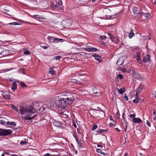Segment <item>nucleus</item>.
I'll use <instances>...</instances> for the list:
<instances>
[{
  "instance_id": "1a4fd4ad",
  "label": "nucleus",
  "mask_w": 156,
  "mask_h": 156,
  "mask_svg": "<svg viewBox=\"0 0 156 156\" xmlns=\"http://www.w3.org/2000/svg\"><path fill=\"white\" fill-rule=\"evenodd\" d=\"M9 54V51L6 49H4L0 52V57H2L8 55Z\"/></svg>"
},
{
  "instance_id": "bf43d9fd",
  "label": "nucleus",
  "mask_w": 156,
  "mask_h": 156,
  "mask_svg": "<svg viewBox=\"0 0 156 156\" xmlns=\"http://www.w3.org/2000/svg\"><path fill=\"white\" fill-rule=\"evenodd\" d=\"M152 2L156 5V0H153Z\"/></svg>"
},
{
  "instance_id": "a18cd8bd",
  "label": "nucleus",
  "mask_w": 156,
  "mask_h": 156,
  "mask_svg": "<svg viewBox=\"0 0 156 156\" xmlns=\"http://www.w3.org/2000/svg\"><path fill=\"white\" fill-rule=\"evenodd\" d=\"M153 114V116H154V120H155L156 119V112L154 110Z\"/></svg>"
},
{
  "instance_id": "423d86ee",
  "label": "nucleus",
  "mask_w": 156,
  "mask_h": 156,
  "mask_svg": "<svg viewBox=\"0 0 156 156\" xmlns=\"http://www.w3.org/2000/svg\"><path fill=\"white\" fill-rule=\"evenodd\" d=\"M2 96L4 99H8L10 98V94L9 92L7 91H3L2 92Z\"/></svg>"
},
{
  "instance_id": "f257e3e1",
  "label": "nucleus",
  "mask_w": 156,
  "mask_h": 156,
  "mask_svg": "<svg viewBox=\"0 0 156 156\" xmlns=\"http://www.w3.org/2000/svg\"><path fill=\"white\" fill-rule=\"evenodd\" d=\"M19 111L21 114L22 115V118L24 122L26 123H30L31 122H30L29 121L34 118L36 116V115H34L31 116L36 112V110L30 106H20Z\"/></svg>"
},
{
  "instance_id": "a211bd4d",
  "label": "nucleus",
  "mask_w": 156,
  "mask_h": 156,
  "mask_svg": "<svg viewBox=\"0 0 156 156\" xmlns=\"http://www.w3.org/2000/svg\"><path fill=\"white\" fill-rule=\"evenodd\" d=\"M116 89L117 90L118 92L120 94H123L125 91V90L123 88L119 89L118 87H116Z\"/></svg>"
},
{
  "instance_id": "864d4df0",
  "label": "nucleus",
  "mask_w": 156,
  "mask_h": 156,
  "mask_svg": "<svg viewBox=\"0 0 156 156\" xmlns=\"http://www.w3.org/2000/svg\"><path fill=\"white\" fill-rule=\"evenodd\" d=\"M61 58V57L59 56H57L56 57L55 59L56 60L60 59Z\"/></svg>"
},
{
  "instance_id": "5fc2aeb1",
  "label": "nucleus",
  "mask_w": 156,
  "mask_h": 156,
  "mask_svg": "<svg viewBox=\"0 0 156 156\" xmlns=\"http://www.w3.org/2000/svg\"><path fill=\"white\" fill-rule=\"evenodd\" d=\"M130 48L131 51H133L136 49V48L135 47H131Z\"/></svg>"
},
{
  "instance_id": "20e7f679",
  "label": "nucleus",
  "mask_w": 156,
  "mask_h": 156,
  "mask_svg": "<svg viewBox=\"0 0 156 156\" xmlns=\"http://www.w3.org/2000/svg\"><path fill=\"white\" fill-rule=\"evenodd\" d=\"M12 133V131L10 129H0V136H7L11 134Z\"/></svg>"
},
{
  "instance_id": "4c0bfd02",
  "label": "nucleus",
  "mask_w": 156,
  "mask_h": 156,
  "mask_svg": "<svg viewBox=\"0 0 156 156\" xmlns=\"http://www.w3.org/2000/svg\"><path fill=\"white\" fill-rule=\"evenodd\" d=\"M100 38L102 40H105L107 38V37L105 36H99Z\"/></svg>"
},
{
  "instance_id": "412c9836",
  "label": "nucleus",
  "mask_w": 156,
  "mask_h": 156,
  "mask_svg": "<svg viewBox=\"0 0 156 156\" xmlns=\"http://www.w3.org/2000/svg\"><path fill=\"white\" fill-rule=\"evenodd\" d=\"M139 94H136L135 97V98L133 100V103H137L139 101Z\"/></svg>"
},
{
  "instance_id": "6e6552de",
  "label": "nucleus",
  "mask_w": 156,
  "mask_h": 156,
  "mask_svg": "<svg viewBox=\"0 0 156 156\" xmlns=\"http://www.w3.org/2000/svg\"><path fill=\"white\" fill-rule=\"evenodd\" d=\"M133 13L135 14H141V10L139 7H134L133 8Z\"/></svg>"
},
{
  "instance_id": "4d7b16f0",
  "label": "nucleus",
  "mask_w": 156,
  "mask_h": 156,
  "mask_svg": "<svg viewBox=\"0 0 156 156\" xmlns=\"http://www.w3.org/2000/svg\"><path fill=\"white\" fill-rule=\"evenodd\" d=\"M77 132L78 134H81V131L80 130L78 129L77 128Z\"/></svg>"
},
{
  "instance_id": "69168bd1",
  "label": "nucleus",
  "mask_w": 156,
  "mask_h": 156,
  "mask_svg": "<svg viewBox=\"0 0 156 156\" xmlns=\"http://www.w3.org/2000/svg\"><path fill=\"white\" fill-rule=\"evenodd\" d=\"M4 122L3 120H0V123L2 124H3L4 123Z\"/></svg>"
},
{
  "instance_id": "cd10ccee",
  "label": "nucleus",
  "mask_w": 156,
  "mask_h": 156,
  "mask_svg": "<svg viewBox=\"0 0 156 156\" xmlns=\"http://www.w3.org/2000/svg\"><path fill=\"white\" fill-rule=\"evenodd\" d=\"M107 17L108 19H113L114 18H115L116 17V15L115 14L114 15H110V16H108L107 15Z\"/></svg>"
},
{
  "instance_id": "aec40b11",
  "label": "nucleus",
  "mask_w": 156,
  "mask_h": 156,
  "mask_svg": "<svg viewBox=\"0 0 156 156\" xmlns=\"http://www.w3.org/2000/svg\"><path fill=\"white\" fill-rule=\"evenodd\" d=\"M143 15L145 17L147 18H149L151 16L150 13L148 12L147 13H144L142 12L141 15L142 16Z\"/></svg>"
},
{
  "instance_id": "f8f14e48",
  "label": "nucleus",
  "mask_w": 156,
  "mask_h": 156,
  "mask_svg": "<svg viewBox=\"0 0 156 156\" xmlns=\"http://www.w3.org/2000/svg\"><path fill=\"white\" fill-rule=\"evenodd\" d=\"M92 56L94 57L96 60L100 62H101V57L99 56L98 55L96 54H94L92 55Z\"/></svg>"
},
{
  "instance_id": "de8ad7c7",
  "label": "nucleus",
  "mask_w": 156,
  "mask_h": 156,
  "mask_svg": "<svg viewBox=\"0 0 156 156\" xmlns=\"http://www.w3.org/2000/svg\"><path fill=\"white\" fill-rule=\"evenodd\" d=\"M43 156H53V155L49 153H46L44 154Z\"/></svg>"
},
{
  "instance_id": "4be33fe9",
  "label": "nucleus",
  "mask_w": 156,
  "mask_h": 156,
  "mask_svg": "<svg viewBox=\"0 0 156 156\" xmlns=\"http://www.w3.org/2000/svg\"><path fill=\"white\" fill-rule=\"evenodd\" d=\"M64 40L62 39H60L57 38H55L54 43H57L58 42H62Z\"/></svg>"
},
{
  "instance_id": "ea45409f",
  "label": "nucleus",
  "mask_w": 156,
  "mask_h": 156,
  "mask_svg": "<svg viewBox=\"0 0 156 156\" xmlns=\"http://www.w3.org/2000/svg\"><path fill=\"white\" fill-rule=\"evenodd\" d=\"M119 39H118L117 38H115V40H114V42H114L116 44H117L118 42H119Z\"/></svg>"
},
{
  "instance_id": "393cba45",
  "label": "nucleus",
  "mask_w": 156,
  "mask_h": 156,
  "mask_svg": "<svg viewBox=\"0 0 156 156\" xmlns=\"http://www.w3.org/2000/svg\"><path fill=\"white\" fill-rule=\"evenodd\" d=\"M124 63L123 60L121 59H119L117 62V64L119 66V65H122Z\"/></svg>"
},
{
  "instance_id": "13d9d810",
  "label": "nucleus",
  "mask_w": 156,
  "mask_h": 156,
  "mask_svg": "<svg viewBox=\"0 0 156 156\" xmlns=\"http://www.w3.org/2000/svg\"><path fill=\"white\" fill-rule=\"evenodd\" d=\"M100 43L103 45L105 44V43L103 41H100Z\"/></svg>"
},
{
  "instance_id": "49530a36",
  "label": "nucleus",
  "mask_w": 156,
  "mask_h": 156,
  "mask_svg": "<svg viewBox=\"0 0 156 156\" xmlns=\"http://www.w3.org/2000/svg\"><path fill=\"white\" fill-rule=\"evenodd\" d=\"M132 74L134 75L137 76L138 73L136 72L134 70H132Z\"/></svg>"
},
{
  "instance_id": "a878e982",
  "label": "nucleus",
  "mask_w": 156,
  "mask_h": 156,
  "mask_svg": "<svg viewBox=\"0 0 156 156\" xmlns=\"http://www.w3.org/2000/svg\"><path fill=\"white\" fill-rule=\"evenodd\" d=\"M108 131L107 129H98L97 131V134H98L101 133L106 132Z\"/></svg>"
},
{
  "instance_id": "3c124183",
  "label": "nucleus",
  "mask_w": 156,
  "mask_h": 156,
  "mask_svg": "<svg viewBox=\"0 0 156 156\" xmlns=\"http://www.w3.org/2000/svg\"><path fill=\"white\" fill-rule=\"evenodd\" d=\"M146 124H147V125L148 126H151V123L148 120H147V121H146Z\"/></svg>"
},
{
  "instance_id": "2f4dec72",
  "label": "nucleus",
  "mask_w": 156,
  "mask_h": 156,
  "mask_svg": "<svg viewBox=\"0 0 156 156\" xmlns=\"http://www.w3.org/2000/svg\"><path fill=\"white\" fill-rule=\"evenodd\" d=\"M10 106H11V108L14 109L16 112H18L19 110L17 107H15V106L13 105V104H10Z\"/></svg>"
},
{
  "instance_id": "9d476101",
  "label": "nucleus",
  "mask_w": 156,
  "mask_h": 156,
  "mask_svg": "<svg viewBox=\"0 0 156 156\" xmlns=\"http://www.w3.org/2000/svg\"><path fill=\"white\" fill-rule=\"evenodd\" d=\"M141 56V54L139 52L136 53V58L137 62L140 64L142 63V61L140 57Z\"/></svg>"
},
{
  "instance_id": "7ed1b4c3",
  "label": "nucleus",
  "mask_w": 156,
  "mask_h": 156,
  "mask_svg": "<svg viewBox=\"0 0 156 156\" xmlns=\"http://www.w3.org/2000/svg\"><path fill=\"white\" fill-rule=\"evenodd\" d=\"M53 5L58 9H62L63 5L62 0H55V1L53 3Z\"/></svg>"
},
{
  "instance_id": "f03ea898",
  "label": "nucleus",
  "mask_w": 156,
  "mask_h": 156,
  "mask_svg": "<svg viewBox=\"0 0 156 156\" xmlns=\"http://www.w3.org/2000/svg\"><path fill=\"white\" fill-rule=\"evenodd\" d=\"M74 99L73 97L71 98H59L55 97L54 100V103L52 105L54 107L65 108L69 105L74 101ZM53 102V101H52Z\"/></svg>"
},
{
  "instance_id": "0e129e2a",
  "label": "nucleus",
  "mask_w": 156,
  "mask_h": 156,
  "mask_svg": "<svg viewBox=\"0 0 156 156\" xmlns=\"http://www.w3.org/2000/svg\"><path fill=\"white\" fill-rule=\"evenodd\" d=\"M43 48L44 49H46L48 48V47L46 46H44L43 47Z\"/></svg>"
},
{
  "instance_id": "37998d69",
  "label": "nucleus",
  "mask_w": 156,
  "mask_h": 156,
  "mask_svg": "<svg viewBox=\"0 0 156 156\" xmlns=\"http://www.w3.org/2000/svg\"><path fill=\"white\" fill-rule=\"evenodd\" d=\"M9 24L11 25H18L19 24L17 22L10 23H9Z\"/></svg>"
},
{
  "instance_id": "bb28decb",
  "label": "nucleus",
  "mask_w": 156,
  "mask_h": 156,
  "mask_svg": "<svg viewBox=\"0 0 156 156\" xmlns=\"http://www.w3.org/2000/svg\"><path fill=\"white\" fill-rule=\"evenodd\" d=\"M122 75L121 73L119 74L117 76V77L115 78V80L117 81L118 80V79L121 80L122 79Z\"/></svg>"
},
{
  "instance_id": "8fccbe9b",
  "label": "nucleus",
  "mask_w": 156,
  "mask_h": 156,
  "mask_svg": "<svg viewBox=\"0 0 156 156\" xmlns=\"http://www.w3.org/2000/svg\"><path fill=\"white\" fill-rule=\"evenodd\" d=\"M73 123V126L75 127V128H76L77 126L76 123H75V122L74 121H73L72 122Z\"/></svg>"
},
{
  "instance_id": "0eeeda50",
  "label": "nucleus",
  "mask_w": 156,
  "mask_h": 156,
  "mask_svg": "<svg viewBox=\"0 0 156 156\" xmlns=\"http://www.w3.org/2000/svg\"><path fill=\"white\" fill-rule=\"evenodd\" d=\"M83 49L89 52H96L99 50L97 48L90 46H87V47L84 48Z\"/></svg>"
},
{
  "instance_id": "7c9ffc66",
  "label": "nucleus",
  "mask_w": 156,
  "mask_h": 156,
  "mask_svg": "<svg viewBox=\"0 0 156 156\" xmlns=\"http://www.w3.org/2000/svg\"><path fill=\"white\" fill-rule=\"evenodd\" d=\"M128 124V123L126 122L125 121L124 122V124H123V127L125 129V131H126V129L127 128V126Z\"/></svg>"
},
{
  "instance_id": "4468645a",
  "label": "nucleus",
  "mask_w": 156,
  "mask_h": 156,
  "mask_svg": "<svg viewBox=\"0 0 156 156\" xmlns=\"http://www.w3.org/2000/svg\"><path fill=\"white\" fill-rule=\"evenodd\" d=\"M52 123L54 126L58 127L62 125L61 122L55 120H53L52 121Z\"/></svg>"
},
{
  "instance_id": "f3484780",
  "label": "nucleus",
  "mask_w": 156,
  "mask_h": 156,
  "mask_svg": "<svg viewBox=\"0 0 156 156\" xmlns=\"http://www.w3.org/2000/svg\"><path fill=\"white\" fill-rule=\"evenodd\" d=\"M142 89V86L141 84L139 85L138 87L136 90V94H139L140 91H141Z\"/></svg>"
},
{
  "instance_id": "338daca9",
  "label": "nucleus",
  "mask_w": 156,
  "mask_h": 156,
  "mask_svg": "<svg viewBox=\"0 0 156 156\" xmlns=\"http://www.w3.org/2000/svg\"><path fill=\"white\" fill-rule=\"evenodd\" d=\"M113 123H110L109 124V125L110 126H112L113 125Z\"/></svg>"
},
{
  "instance_id": "680f3d73",
  "label": "nucleus",
  "mask_w": 156,
  "mask_h": 156,
  "mask_svg": "<svg viewBox=\"0 0 156 156\" xmlns=\"http://www.w3.org/2000/svg\"><path fill=\"white\" fill-rule=\"evenodd\" d=\"M115 130H116V131H118V132H120V130H119L118 128H115Z\"/></svg>"
},
{
  "instance_id": "ddd939ff",
  "label": "nucleus",
  "mask_w": 156,
  "mask_h": 156,
  "mask_svg": "<svg viewBox=\"0 0 156 156\" xmlns=\"http://www.w3.org/2000/svg\"><path fill=\"white\" fill-rule=\"evenodd\" d=\"M94 114H95V116L96 117H100V114H101V112H102L103 113H104V112L103 111H101V112L100 111L96 110H94Z\"/></svg>"
},
{
  "instance_id": "052dcab7",
  "label": "nucleus",
  "mask_w": 156,
  "mask_h": 156,
  "mask_svg": "<svg viewBox=\"0 0 156 156\" xmlns=\"http://www.w3.org/2000/svg\"><path fill=\"white\" fill-rule=\"evenodd\" d=\"M125 114L124 113H122V117L123 118V119L124 120H125V117H124V115H125Z\"/></svg>"
},
{
  "instance_id": "c85d7f7f",
  "label": "nucleus",
  "mask_w": 156,
  "mask_h": 156,
  "mask_svg": "<svg viewBox=\"0 0 156 156\" xmlns=\"http://www.w3.org/2000/svg\"><path fill=\"white\" fill-rule=\"evenodd\" d=\"M97 152L98 153H100L104 155H107V154L104 153L102 151H101L100 149H97Z\"/></svg>"
},
{
  "instance_id": "e2e57ef3",
  "label": "nucleus",
  "mask_w": 156,
  "mask_h": 156,
  "mask_svg": "<svg viewBox=\"0 0 156 156\" xmlns=\"http://www.w3.org/2000/svg\"><path fill=\"white\" fill-rule=\"evenodd\" d=\"M155 94L154 93L153 94V97H154L155 98H156V91L155 92Z\"/></svg>"
},
{
  "instance_id": "72a5a7b5",
  "label": "nucleus",
  "mask_w": 156,
  "mask_h": 156,
  "mask_svg": "<svg viewBox=\"0 0 156 156\" xmlns=\"http://www.w3.org/2000/svg\"><path fill=\"white\" fill-rule=\"evenodd\" d=\"M55 70L53 69V68H51L50 69L49 73L51 75H54Z\"/></svg>"
},
{
  "instance_id": "09e8293b",
  "label": "nucleus",
  "mask_w": 156,
  "mask_h": 156,
  "mask_svg": "<svg viewBox=\"0 0 156 156\" xmlns=\"http://www.w3.org/2000/svg\"><path fill=\"white\" fill-rule=\"evenodd\" d=\"M124 98L125 99V100L126 101H128L129 100V98L127 96L126 94H125L124 96Z\"/></svg>"
},
{
  "instance_id": "58836bf2",
  "label": "nucleus",
  "mask_w": 156,
  "mask_h": 156,
  "mask_svg": "<svg viewBox=\"0 0 156 156\" xmlns=\"http://www.w3.org/2000/svg\"><path fill=\"white\" fill-rule=\"evenodd\" d=\"M20 85L22 87H27V86L26 85V84L23 82H20Z\"/></svg>"
},
{
  "instance_id": "c756f323",
  "label": "nucleus",
  "mask_w": 156,
  "mask_h": 156,
  "mask_svg": "<svg viewBox=\"0 0 156 156\" xmlns=\"http://www.w3.org/2000/svg\"><path fill=\"white\" fill-rule=\"evenodd\" d=\"M12 69H4L3 70H1L0 73H5L7 72L10 71V70H12Z\"/></svg>"
},
{
  "instance_id": "c03bdc74",
  "label": "nucleus",
  "mask_w": 156,
  "mask_h": 156,
  "mask_svg": "<svg viewBox=\"0 0 156 156\" xmlns=\"http://www.w3.org/2000/svg\"><path fill=\"white\" fill-rule=\"evenodd\" d=\"M10 124L11 125L13 126H16V123L15 122H10Z\"/></svg>"
},
{
  "instance_id": "c9c22d12",
  "label": "nucleus",
  "mask_w": 156,
  "mask_h": 156,
  "mask_svg": "<svg viewBox=\"0 0 156 156\" xmlns=\"http://www.w3.org/2000/svg\"><path fill=\"white\" fill-rule=\"evenodd\" d=\"M24 54L27 55L30 54V51L26 49L24 50Z\"/></svg>"
},
{
  "instance_id": "79ce46f5",
  "label": "nucleus",
  "mask_w": 156,
  "mask_h": 156,
  "mask_svg": "<svg viewBox=\"0 0 156 156\" xmlns=\"http://www.w3.org/2000/svg\"><path fill=\"white\" fill-rule=\"evenodd\" d=\"M110 38L112 42H114V40H115V38L112 35H111L110 37Z\"/></svg>"
},
{
  "instance_id": "e433bc0d",
  "label": "nucleus",
  "mask_w": 156,
  "mask_h": 156,
  "mask_svg": "<svg viewBox=\"0 0 156 156\" xmlns=\"http://www.w3.org/2000/svg\"><path fill=\"white\" fill-rule=\"evenodd\" d=\"M27 143V141L21 140L20 143L21 145H23L24 144H26Z\"/></svg>"
},
{
  "instance_id": "b1692460",
  "label": "nucleus",
  "mask_w": 156,
  "mask_h": 156,
  "mask_svg": "<svg viewBox=\"0 0 156 156\" xmlns=\"http://www.w3.org/2000/svg\"><path fill=\"white\" fill-rule=\"evenodd\" d=\"M71 82L74 83L76 84H81L82 83L78 80H77L75 79H72L71 80Z\"/></svg>"
},
{
  "instance_id": "dca6fc26",
  "label": "nucleus",
  "mask_w": 156,
  "mask_h": 156,
  "mask_svg": "<svg viewBox=\"0 0 156 156\" xmlns=\"http://www.w3.org/2000/svg\"><path fill=\"white\" fill-rule=\"evenodd\" d=\"M133 121L135 123H140L142 122L141 120L139 118H134L133 119Z\"/></svg>"
},
{
  "instance_id": "f704fd0d",
  "label": "nucleus",
  "mask_w": 156,
  "mask_h": 156,
  "mask_svg": "<svg viewBox=\"0 0 156 156\" xmlns=\"http://www.w3.org/2000/svg\"><path fill=\"white\" fill-rule=\"evenodd\" d=\"M104 12L105 13H109L111 12L110 10L108 8H105L103 10Z\"/></svg>"
},
{
  "instance_id": "473e14b6",
  "label": "nucleus",
  "mask_w": 156,
  "mask_h": 156,
  "mask_svg": "<svg viewBox=\"0 0 156 156\" xmlns=\"http://www.w3.org/2000/svg\"><path fill=\"white\" fill-rule=\"evenodd\" d=\"M31 16L33 18H34V17H36L37 18H38L40 19H42V17L41 16H40L37 15H33L32 16Z\"/></svg>"
},
{
  "instance_id": "774afa93",
  "label": "nucleus",
  "mask_w": 156,
  "mask_h": 156,
  "mask_svg": "<svg viewBox=\"0 0 156 156\" xmlns=\"http://www.w3.org/2000/svg\"><path fill=\"white\" fill-rule=\"evenodd\" d=\"M98 90V92H96L95 93V94H97L98 93H99L100 91L99 90Z\"/></svg>"
},
{
  "instance_id": "9b49d317",
  "label": "nucleus",
  "mask_w": 156,
  "mask_h": 156,
  "mask_svg": "<svg viewBox=\"0 0 156 156\" xmlns=\"http://www.w3.org/2000/svg\"><path fill=\"white\" fill-rule=\"evenodd\" d=\"M151 56L149 55H147L143 58V60L145 62H149L150 61Z\"/></svg>"
},
{
  "instance_id": "603ef678",
  "label": "nucleus",
  "mask_w": 156,
  "mask_h": 156,
  "mask_svg": "<svg viewBox=\"0 0 156 156\" xmlns=\"http://www.w3.org/2000/svg\"><path fill=\"white\" fill-rule=\"evenodd\" d=\"M135 115L134 114H130L129 115V117L130 118H133L135 117Z\"/></svg>"
},
{
  "instance_id": "39448f33",
  "label": "nucleus",
  "mask_w": 156,
  "mask_h": 156,
  "mask_svg": "<svg viewBox=\"0 0 156 156\" xmlns=\"http://www.w3.org/2000/svg\"><path fill=\"white\" fill-rule=\"evenodd\" d=\"M63 24L66 26L69 27L71 25L72 23V20L71 19H66L63 20Z\"/></svg>"
},
{
  "instance_id": "a19ab883",
  "label": "nucleus",
  "mask_w": 156,
  "mask_h": 156,
  "mask_svg": "<svg viewBox=\"0 0 156 156\" xmlns=\"http://www.w3.org/2000/svg\"><path fill=\"white\" fill-rule=\"evenodd\" d=\"M98 126L97 125H94L93 127L92 130L94 131V130L98 128Z\"/></svg>"
},
{
  "instance_id": "6e6d98bb",
  "label": "nucleus",
  "mask_w": 156,
  "mask_h": 156,
  "mask_svg": "<svg viewBox=\"0 0 156 156\" xmlns=\"http://www.w3.org/2000/svg\"><path fill=\"white\" fill-rule=\"evenodd\" d=\"M147 36H148V39L149 40H151V35L150 34H149Z\"/></svg>"
},
{
  "instance_id": "2eb2a0df",
  "label": "nucleus",
  "mask_w": 156,
  "mask_h": 156,
  "mask_svg": "<svg viewBox=\"0 0 156 156\" xmlns=\"http://www.w3.org/2000/svg\"><path fill=\"white\" fill-rule=\"evenodd\" d=\"M55 37L53 36H48L47 37L48 42L50 43H54Z\"/></svg>"
},
{
  "instance_id": "5701e85b",
  "label": "nucleus",
  "mask_w": 156,
  "mask_h": 156,
  "mask_svg": "<svg viewBox=\"0 0 156 156\" xmlns=\"http://www.w3.org/2000/svg\"><path fill=\"white\" fill-rule=\"evenodd\" d=\"M135 34L133 32V30L132 29L130 32L128 34V37L129 39L132 38L133 37L134 35Z\"/></svg>"
},
{
  "instance_id": "6ab92c4d",
  "label": "nucleus",
  "mask_w": 156,
  "mask_h": 156,
  "mask_svg": "<svg viewBox=\"0 0 156 156\" xmlns=\"http://www.w3.org/2000/svg\"><path fill=\"white\" fill-rule=\"evenodd\" d=\"M16 89L17 84L15 82H13L11 87V89L13 91H14Z\"/></svg>"
}]
</instances>
